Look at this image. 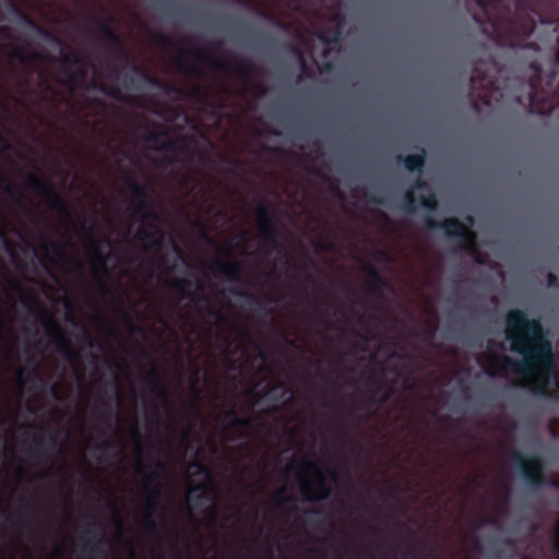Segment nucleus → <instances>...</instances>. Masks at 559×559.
<instances>
[{"mask_svg":"<svg viewBox=\"0 0 559 559\" xmlns=\"http://www.w3.org/2000/svg\"><path fill=\"white\" fill-rule=\"evenodd\" d=\"M507 338L511 343V350L520 354L523 360H515L509 356L499 358L490 356L488 376H495L492 369L501 368L523 377L536 374L532 392L538 396H550L548 389L550 378L556 377V365L552 346L547 340V333L539 319H530L521 309L509 310L506 314Z\"/></svg>","mask_w":559,"mask_h":559,"instance_id":"1","label":"nucleus"},{"mask_svg":"<svg viewBox=\"0 0 559 559\" xmlns=\"http://www.w3.org/2000/svg\"><path fill=\"white\" fill-rule=\"evenodd\" d=\"M485 32L501 47H523L536 27L537 10L528 0H476Z\"/></svg>","mask_w":559,"mask_h":559,"instance_id":"2","label":"nucleus"},{"mask_svg":"<svg viewBox=\"0 0 559 559\" xmlns=\"http://www.w3.org/2000/svg\"><path fill=\"white\" fill-rule=\"evenodd\" d=\"M391 355L381 366L380 371L370 377L367 385L370 390L364 403H354V412H365L369 417L379 408L385 405L399 390H405L408 386L407 371L404 365Z\"/></svg>","mask_w":559,"mask_h":559,"instance_id":"3","label":"nucleus"},{"mask_svg":"<svg viewBox=\"0 0 559 559\" xmlns=\"http://www.w3.org/2000/svg\"><path fill=\"white\" fill-rule=\"evenodd\" d=\"M156 471L152 473H145V468L141 462L138 463L136 472L144 475L143 489L150 491V495L145 502L146 513L142 518V524L144 530L150 534L157 532V522L153 518V513L157 510L160 512L165 511L164 506L159 502L158 498L162 495V474L167 471V465L163 461H157L155 464Z\"/></svg>","mask_w":559,"mask_h":559,"instance_id":"4","label":"nucleus"},{"mask_svg":"<svg viewBox=\"0 0 559 559\" xmlns=\"http://www.w3.org/2000/svg\"><path fill=\"white\" fill-rule=\"evenodd\" d=\"M8 285L11 290L31 299L43 317L41 323L45 329L46 336L58 346V349L67 356L69 360L78 358V352L72 347L59 322L52 314L48 313L37 301V299L26 292L22 284L16 280H9Z\"/></svg>","mask_w":559,"mask_h":559,"instance_id":"5","label":"nucleus"},{"mask_svg":"<svg viewBox=\"0 0 559 559\" xmlns=\"http://www.w3.org/2000/svg\"><path fill=\"white\" fill-rule=\"evenodd\" d=\"M300 468L312 474L311 481H300V491L305 500L310 502L328 500L331 497L332 490L326 484V477L335 483L337 480V473L329 467L321 469L319 464L312 460H304Z\"/></svg>","mask_w":559,"mask_h":559,"instance_id":"6","label":"nucleus"},{"mask_svg":"<svg viewBox=\"0 0 559 559\" xmlns=\"http://www.w3.org/2000/svg\"><path fill=\"white\" fill-rule=\"evenodd\" d=\"M222 45V41H214L205 48L194 49L190 52L201 63H207L225 72L231 70L240 79L248 80L257 71L255 63L250 59H243L238 56H233L230 62L226 59L214 58L211 52L219 50Z\"/></svg>","mask_w":559,"mask_h":559,"instance_id":"7","label":"nucleus"},{"mask_svg":"<svg viewBox=\"0 0 559 559\" xmlns=\"http://www.w3.org/2000/svg\"><path fill=\"white\" fill-rule=\"evenodd\" d=\"M500 67L490 55L474 62L471 75V88L477 92L478 98L486 105L490 103V93L499 90L498 76Z\"/></svg>","mask_w":559,"mask_h":559,"instance_id":"8","label":"nucleus"},{"mask_svg":"<svg viewBox=\"0 0 559 559\" xmlns=\"http://www.w3.org/2000/svg\"><path fill=\"white\" fill-rule=\"evenodd\" d=\"M431 225L441 229L449 239L457 240L459 249L473 255L478 264L485 263L476 245V234L457 218L449 217L441 222H433Z\"/></svg>","mask_w":559,"mask_h":559,"instance_id":"9","label":"nucleus"},{"mask_svg":"<svg viewBox=\"0 0 559 559\" xmlns=\"http://www.w3.org/2000/svg\"><path fill=\"white\" fill-rule=\"evenodd\" d=\"M24 188L44 198L46 205L59 216L71 221L72 212L64 198L37 173H29L24 181Z\"/></svg>","mask_w":559,"mask_h":559,"instance_id":"10","label":"nucleus"},{"mask_svg":"<svg viewBox=\"0 0 559 559\" xmlns=\"http://www.w3.org/2000/svg\"><path fill=\"white\" fill-rule=\"evenodd\" d=\"M126 183L132 194V212L140 215L143 221H159L158 213L153 209L148 187L140 185L134 178L127 177Z\"/></svg>","mask_w":559,"mask_h":559,"instance_id":"11","label":"nucleus"},{"mask_svg":"<svg viewBox=\"0 0 559 559\" xmlns=\"http://www.w3.org/2000/svg\"><path fill=\"white\" fill-rule=\"evenodd\" d=\"M511 460L530 486L538 487L545 483L543 464L536 456L527 457L521 451L514 449L511 451Z\"/></svg>","mask_w":559,"mask_h":559,"instance_id":"12","label":"nucleus"},{"mask_svg":"<svg viewBox=\"0 0 559 559\" xmlns=\"http://www.w3.org/2000/svg\"><path fill=\"white\" fill-rule=\"evenodd\" d=\"M145 142L155 150L163 151L173 155L187 151L185 138L170 139L166 131H153L145 136Z\"/></svg>","mask_w":559,"mask_h":559,"instance_id":"13","label":"nucleus"},{"mask_svg":"<svg viewBox=\"0 0 559 559\" xmlns=\"http://www.w3.org/2000/svg\"><path fill=\"white\" fill-rule=\"evenodd\" d=\"M95 22L97 23L102 38L107 41L112 49L119 51V56L126 61V63H131L132 58L130 53L126 50L123 41L117 31L111 26V24L115 22V17L109 16L107 22L95 17Z\"/></svg>","mask_w":559,"mask_h":559,"instance_id":"14","label":"nucleus"},{"mask_svg":"<svg viewBox=\"0 0 559 559\" xmlns=\"http://www.w3.org/2000/svg\"><path fill=\"white\" fill-rule=\"evenodd\" d=\"M95 22L97 23L102 38L107 41L112 49L119 51V56L126 61V63H131L132 58L130 53L126 50L123 41L117 31L111 26V24L115 22V17L109 16L107 22L95 17Z\"/></svg>","mask_w":559,"mask_h":559,"instance_id":"15","label":"nucleus"},{"mask_svg":"<svg viewBox=\"0 0 559 559\" xmlns=\"http://www.w3.org/2000/svg\"><path fill=\"white\" fill-rule=\"evenodd\" d=\"M0 37L11 41L10 56L20 62L28 64L37 60H44L45 56L37 51H27L24 47L14 44V36L8 26L0 27Z\"/></svg>","mask_w":559,"mask_h":559,"instance_id":"16","label":"nucleus"},{"mask_svg":"<svg viewBox=\"0 0 559 559\" xmlns=\"http://www.w3.org/2000/svg\"><path fill=\"white\" fill-rule=\"evenodd\" d=\"M110 247L111 241L108 237H95L92 235L88 238V249L93 255V259L97 266L105 273L108 272L107 261L109 258L108 253L105 252V249Z\"/></svg>","mask_w":559,"mask_h":559,"instance_id":"17","label":"nucleus"},{"mask_svg":"<svg viewBox=\"0 0 559 559\" xmlns=\"http://www.w3.org/2000/svg\"><path fill=\"white\" fill-rule=\"evenodd\" d=\"M362 270L366 273L368 292L370 294H378L380 289L391 287L389 281L380 273V271L374 265L364 262Z\"/></svg>","mask_w":559,"mask_h":559,"instance_id":"18","label":"nucleus"},{"mask_svg":"<svg viewBox=\"0 0 559 559\" xmlns=\"http://www.w3.org/2000/svg\"><path fill=\"white\" fill-rule=\"evenodd\" d=\"M145 382L150 392L162 401L168 400V392L163 384L158 368L152 362L150 369L145 374Z\"/></svg>","mask_w":559,"mask_h":559,"instance_id":"19","label":"nucleus"},{"mask_svg":"<svg viewBox=\"0 0 559 559\" xmlns=\"http://www.w3.org/2000/svg\"><path fill=\"white\" fill-rule=\"evenodd\" d=\"M86 80L87 66L85 60H83L82 66H76L72 70H67V74L64 75L62 84L71 92H74L75 90H81L83 86H85Z\"/></svg>","mask_w":559,"mask_h":559,"instance_id":"20","label":"nucleus"},{"mask_svg":"<svg viewBox=\"0 0 559 559\" xmlns=\"http://www.w3.org/2000/svg\"><path fill=\"white\" fill-rule=\"evenodd\" d=\"M132 71L136 74L142 81L150 84L153 87L162 90L164 93H180V88H178L175 84L162 81L151 74H148L144 69L138 67L132 62Z\"/></svg>","mask_w":559,"mask_h":559,"instance_id":"21","label":"nucleus"},{"mask_svg":"<svg viewBox=\"0 0 559 559\" xmlns=\"http://www.w3.org/2000/svg\"><path fill=\"white\" fill-rule=\"evenodd\" d=\"M40 249L48 254L52 252L56 257L64 262L72 263L78 270L83 269L82 262L73 255L66 254L62 247L56 242L50 240L48 237L44 236L43 241L40 243Z\"/></svg>","mask_w":559,"mask_h":559,"instance_id":"22","label":"nucleus"},{"mask_svg":"<svg viewBox=\"0 0 559 559\" xmlns=\"http://www.w3.org/2000/svg\"><path fill=\"white\" fill-rule=\"evenodd\" d=\"M135 237L142 241L147 249L160 250L163 247L164 233L159 228L148 230L145 227H140Z\"/></svg>","mask_w":559,"mask_h":559,"instance_id":"23","label":"nucleus"},{"mask_svg":"<svg viewBox=\"0 0 559 559\" xmlns=\"http://www.w3.org/2000/svg\"><path fill=\"white\" fill-rule=\"evenodd\" d=\"M214 270L225 275L229 281H239L243 274V263L241 261H222L217 260L213 264Z\"/></svg>","mask_w":559,"mask_h":559,"instance_id":"24","label":"nucleus"},{"mask_svg":"<svg viewBox=\"0 0 559 559\" xmlns=\"http://www.w3.org/2000/svg\"><path fill=\"white\" fill-rule=\"evenodd\" d=\"M100 534V524L98 522H92L83 531V535L90 538L88 544L84 547V551L93 555V558L90 559H103V551L98 546V543L94 539L97 538Z\"/></svg>","mask_w":559,"mask_h":559,"instance_id":"25","label":"nucleus"},{"mask_svg":"<svg viewBox=\"0 0 559 559\" xmlns=\"http://www.w3.org/2000/svg\"><path fill=\"white\" fill-rule=\"evenodd\" d=\"M419 177L412 181L411 190L403 197L402 209L409 214H417L419 212Z\"/></svg>","mask_w":559,"mask_h":559,"instance_id":"26","label":"nucleus"},{"mask_svg":"<svg viewBox=\"0 0 559 559\" xmlns=\"http://www.w3.org/2000/svg\"><path fill=\"white\" fill-rule=\"evenodd\" d=\"M95 277H96L97 285H98V288H99V292L102 293V295L114 297L118 304L117 310L122 316L124 322L128 325H130L132 329H135V325L132 322L131 316L122 308L121 298L112 290V288L104 280L100 278V276H98V274L95 273Z\"/></svg>","mask_w":559,"mask_h":559,"instance_id":"27","label":"nucleus"},{"mask_svg":"<svg viewBox=\"0 0 559 559\" xmlns=\"http://www.w3.org/2000/svg\"><path fill=\"white\" fill-rule=\"evenodd\" d=\"M13 10L15 11V13L20 16V19L29 27L34 28V29H37L38 32H40L43 34V36L45 38H47L48 40H50L51 43L56 44V45H59V46H64V43L56 35H53L52 33L41 28L28 14H26L24 11H22L21 9H19L14 3L11 4Z\"/></svg>","mask_w":559,"mask_h":559,"instance_id":"28","label":"nucleus"},{"mask_svg":"<svg viewBox=\"0 0 559 559\" xmlns=\"http://www.w3.org/2000/svg\"><path fill=\"white\" fill-rule=\"evenodd\" d=\"M426 449H421V559H425V547H426V540H425V526H426V502L424 501V496L426 493L425 489V480H426V473L425 468L427 466V461L425 456Z\"/></svg>","mask_w":559,"mask_h":559,"instance_id":"29","label":"nucleus"},{"mask_svg":"<svg viewBox=\"0 0 559 559\" xmlns=\"http://www.w3.org/2000/svg\"><path fill=\"white\" fill-rule=\"evenodd\" d=\"M16 378L21 384L31 382L34 388H43L47 384L44 377L39 373L37 367H33L29 370L20 368L16 372Z\"/></svg>","mask_w":559,"mask_h":559,"instance_id":"30","label":"nucleus"},{"mask_svg":"<svg viewBox=\"0 0 559 559\" xmlns=\"http://www.w3.org/2000/svg\"><path fill=\"white\" fill-rule=\"evenodd\" d=\"M547 92L539 84V75H534L528 82V104L534 107L539 102L546 103Z\"/></svg>","mask_w":559,"mask_h":559,"instance_id":"31","label":"nucleus"},{"mask_svg":"<svg viewBox=\"0 0 559 559\" xmlns=\"http://www.w3.org/2000/svg\"><path fill=\"white\" fill-rule=\"evenodd\" d=\"M81 90L88 92V91H98L102 94L109 96L116 100H122L121 92L118 87L109 86L103 82L99 81H92L90 83H85V86H83Z\"/></svg>","mask_w":559,"mask_h":559,"instance_id":"32","label":"nucleus"},{"mask_svg":"<svg viewBox=\"0 0 559 559\" xmlns=\"http://www.w3.org/2000/svg\"><path fill=\"white\" fill-rule=\"evenodd\" d=\"M262 240L272 246L274 250H282V245L278 241V233L275 223L262 224L259 226Z\"/></svg>","mask_w":559,"mask_h":559,"instance_id":"33","label":"nucleus"},{"mask_svg":"<svg viewBox=\"0 0 559 559\" xmlns=\"http://www.w3.org/2000/svg\"><path fill=\"white\" fill-rule=\"evenodd\" d=\"M274 210L271 204L265 200L261 199L255 209V215L259 222V226L262 224H270L274 222Z\"/></svg>","mask_w":559,"mask_h":559,"instance_id":"34","label":"nucleus"},{"mask_svg":"<svg viewBox=\"0 0 559 559\" xmlns=\"http://www.w3.org/2000/svg\"><path fill=\"white\" fill-rule=\"evenodd\" d=\"M34 447L32 448V454L37 456L38 459L50 461V454L48 452L49 447L55 444V439L50 438L48 441L39 438H35L33 440Z\"/></svg>","mask_w":559,"mask_h":559,"instance_id":"35","label":"nucleus"},{"mask_svg":"<svg viewBox=\"0 0 559 559\" xmlns=\"http://www.w3.org/2000/svg\"><path fill=\"white\" fill-rule=\"evenodd\" d=\"M83 60L84 59L74 51L61 52L60 62L63 75L67 74V70H72L76 66H82Z\"/></svg>","mask_w":559,"mask_h":559,"instance_id":"36","label":"nucleus"},{"mask_svg":"<svg viewBox=\"0 0 559 559\" xmlns=\"http://www.w3.org/2000/svg\"><path fill=\"white\" fill-rule=\"evenodd\" d=\"M395 160L399 164H403L404 167L409 171H419V153H413L407 156L399 154L395 156Z\"/></svg>","mask_w":559,"mask_h":559,"instance_id":"37","label":"nucleus"},{"mask_svg":"<svg viewBox=\"0 0 559 559\" xmlns=\"http://www.w3.org/2000/svg\"><path fill=\"white\" fill-rule=\"evenodd\" d=\"M425 251H426L425 246L421 242V297H420V300H421V342L424 341V332H425L424 316H425V307H426V297H425V294H424V287L426 285L425 270H424Z\"/></svg>","mask_w":559,"mask_h":559,"instance_id":"38","label":"nucleus"},{"mask_svg":"<svg viewBox=\"0 0 559 559\" xmlns=\"http://www.w3.org/2000/svg\"><path fill=\"white\" fill-rule=\"evenodd\" d=\"M192 285V282L187 278H174L170 282V287L175 290L181 293L185 297L193 298L194 294L189 290V287Z\"/></svg>","mask_w":559,"mask_h":559,"instance_id":"39","label":"nucleus"},{"mask_svg":"<svg viewBox=\"0 0 559 559\" xmlns=\"http://www.w3.org/2000/svg\"><path fill=\"white\" fill-rule=\"evenodd\" d=\"M194 493H199L194 501V507H199L201 506V500L204 499L207 493V485L204 483L193 485L189 492V499H192Z\"/></svg>","mask_w":559,"mask_h":559,"instance_id":"40","label":"nucleus"},{"mask_svg":"<svg viewBox=\"0 0 559 559\" xmlns=\"http://www.w3.org/2000/svg\"><path fill=\"white\" fill-rule=\"evenodd\" d=\"M177 64L180 69L185 70L188 74L200 76L201 71L197 66H188L186 63L185 53L180 52L177 57Z\"/></svg>","mask_w":559,"mask_h":559,"instance_id":"41","label":"nucleus"},{"mask_svg":"<svg viewBox=\"0 0 559 559\" xmlns=\"http://www.w3.org/2000/svg\"><path fill=\"white\" fill-rule=\"evenodd\" d=\"M295 497L286 493V488L283 487L276 492V507L284 508L288 503H294Z\"/></svg>","mask_w":559,"mask_h":559,"instance_id":"42","label":"nucleus"},{"mask_svg":"<svg viewBox=\"0 0 559 559\" xmlns=\"http://www.w3.org/2000/svg\"><path fill=\"white\" fill-rule=\"evenodd\" d=\"M319 38L324 43H338L341 39V31L337 27L331 28L322 33Z\"/></svg>","mask_w":559,"mask_h":559,"instance_id":"43","label":"nucleus"},{"mask_svg":"<svg viewBox=\"0 0 559 559\" xmlns=\"http://www.w3.org/2000/svg\"><path fill=\"white\" fill-rule=\"evenodd\" d=\"M287 48H288V50L290 52H293L295 56L298 57L299 62H300V67H301V70H302V73L305 75H307V76H310V72H309L308 66H307V63L305 61V58H304L300 49L297 46H295V45H288Z\"/></svg>","mask_w":559,"mask_h":559,"instance_id":"44","label":"nucleus"},{"mask_svg":"<svg viewBox=\"0 0 559 559\" xmlns=\"http://www.w3.org/2000/svg\"><path fill=\"white\" fill-rule=\"evenodd\" d=\"M133 435H134L135 442H136V451L140 454H142L150 448V442H148V440L142 439L141 433L136 427L134 428Z\"/></svg>","mask_w":559,"mask_h":559,"instance_id":"45","label":"nucleus"},{"mask_svg":"<svg viewBox=\"0 0 559 559\" xmlns=\"http://www.w3.org/2000/svg\"><path fill=\"white\" fill-rule=\"evenodd\" d=\"M254 424V418L252 417H235L233 425L230 427H240V428H251Z\"/></svg>","mask_w":559,"mask_h":559,"instance_id":"46","label":"nucleus"},{"mask_svg":"<svg viewBox=\"0 0 559 559\" xmlns=\"http://www.w3.org/2000/svg\"><path fill=\"white\" fill-rule=\"evenodd\" d=\"M242 336L249 344H251L255 349L259 350L261 358L265 359V353L261 349V347L254 341V338L252 337L251 333L248 330H242Z\"/></svg>","mask_w":559,"mask_h":559,"instance_id":"47","label":"nucleus"},{"mask_svg":"<svg viewBox=\"0 0 559 559\" xmlns=\"http://www.w3.org/2000/svg\"><path fill=\"white\" fill-rule=\"evenodd\" d=\"M233 294L235 295H238V296H247L249 297L253 304L257 305V307L261 310H265V302L263 300H261L260 298L258 297H254L253 295H250V294H247L246 292H242V290H231Z\"/></svg>","mask_w":559,"mask_h":559,"instance_id":"48","label":"nucleus"},{"mask_svg":"<svg viewBox=\"0 0 559 559\" xmlns=\"http://www.w3.org/2000/svg\"><path fill=\"white\" fill-rule=\"evenodd\" d=\"M201 299L206 304L207 306V312L211 314V316H215L217 317L218 319H221L223 316H222V312L219 310H216L214 308V306L212 305V301L211 299L207 297V296H204L202 295L201 296Z\"/></svg>","mask_w":559,"mask_h":559,"instance_id":"49","label":"nucleus"},{"mask_svg":"<svg viewBox=\"0 0 559 559\" xmlns=\"http://www.w3.org/2000/svg\"><path fill=\"white\" fill-rule=\"evenodd\" d=\"M313 173L317 176L321 177L323 180L328 181L331 185L332 190L336 191L337 193H341L338 185L334 179L330 178L329 176H325L324 174L320 173L319 170H316Z\"/></svg>","mask_w":559,"mask_h":559,"instance_id":"50","label":"nucleus"},{"mask_svg":"<svg viewBox=\"0 0 559 559\" xmlns=\"http://www.w3.org/2000/svg\"><path fill=\"white\" fill-rule=\"evenodd\" d=\"M190 466L195 467L198 469L199 475H204L206 477L210 476V469L204 464H202L198 461H193V462H191Z\"/></svg>","mask_w":559,"mask_h":559,"instance_id":"51","label":"nucleus"},{"mask_svg":"<svg viewBox=\"0 0 559 559\" xmlns=\"http://www.w3.org/2000/svg\"><path fill=\"white\" fill-rule=\"evenodd\" d=\"M157 41H158L162 46H164V47H166V48H173V47H174V41H173V39H171L169 36H167V35L158 34V35H157Z\"/></svg>","mask_w":559,"mask_h":559,"instance_id":"52","label":"nucleus"},{"mask_svg":"<svg viewBox=\"0 0 559 559\" xmlns=\"http://www.w3.org/2000/svg\"><path fill=\"white\" fill-rule=\"evenodd\" d=\"M237 416H238V413H237L236 408H235V407H230V408L225 413L224 419L227 421V424H228L229 426H231V425H233V421H234V419H235V417H237Z\"/></svg>","mask_w":559,"mask_h":559,"instance_id":"53","label":"nucleus"},{"mask_svg":"<svg viewBox=\"0 0 559 559\" xmlns=\"http://www.w3.org/2000/svg\"><path fill=\"white\" fill-rule=\"evenodd\" d=\"M251 87L258 96H264L267 93V90L263 84H253Z\"/></svg>","mask_w":559,"mask_h":559,"instance_id":"54","label":"nucleus"},{"mask_svg":"<svg viewBox=\"0 0 559 559\" xmlns=\"http://www.w3.org/2000/svg\"><path fill=\"white\" fill-rule=\"evenodd\" d=\"M369 202L374 205H385L386 204L385 198L380 197V195H370Z\"/></svg>","mask_w":559,"mask_h":559,"instance_id":"55","label":"nucleus"},{"mask_svg":"<svg viewBox=\"0 0 559 559\" xmlns=\"http://www.w3.org/2000/svg\"><path fill=\"white\" fill-rule=\"evenodd\" d=\"M436 201L433 199H427L421 195V209L435 207Z\"/></svg>","mask_w":559,"mask_h":559,"instance_id":"56","label":"nucleus"},{"mask_svg":"<svg viewBox=\"0 0 559 559\" xmlns=\"http://www.w3.org/2000/svg\"><path fill=\"white\" fill-rule=\"evenodd\" d=\"M373 257H374L376 260H379V261L380 260H386L389 258L386 252L381 250V249H376L373 251Z\"/></svg>","mask_w":559,"mask_h":559,"instance_id":"57","label":"nucleus"},{"mask_svg":"<svg viewBox=\"0 0 559 559\" xmlns=\"http://www.w3.org/2000/svg\"><path fill=\"white\" fill-rule=\"evenodd\" d=\"M245 240H246L245 234H243V233H241V234H239V235H237V236L235 237V239H234V241H233L231 247H233V248H236V247H238V246L242 245V243L245 242Z\"/></svg>","mask_w":559,"mask_h":559,"instance_id":"58","label":"nucleus"},{"mask_svg":"<svg viewBox=\"0 0 559 559\" xmlns=\"http://www.w3.org/2000/svg\"><path fill=\"white\" fill-rule=\"evenodd\" d=\"M413 559H419L418 542L416 539V536H414L413 543Z\"/></svg>","mask_w":559,"mask_h":559,"instance_id":"59","label":"nucleus"},{"mask_svg":"<svg viewBox=\"0 0 559 559\" xmlns=\"http://www.w3.org/2000/svg\"><path fill=\"white\" fill-rule=\"evenodd\" d=\"M107 67L110 70V76L117 79L119 75V70L111 63H108Z\"/></svg>","mask_w":559,"mask_h":559,"instance_id":"60","label":"nucleus"},{"mask_svg":"<svg viewBox=\"0 0 559 559\" xmlns=\"http://www.w3.org/2000/svg\"><path fill=\"white\" fill-rule=\"evenodd\" d=\"M332 68H333L332 62H325V63H323V64L320 67V71H321V72H329V71H331V70H332Z\"/></svg>","mask_w":559,"mask_h":559,"instance_id":"61","label":"nucleus"},{"mask_svg":"<svg viewBox=\"0 0 559 559\" xmlns=\"http://www.w3.org/2000/svg\"><path fill=\"white\" fill-rule=\"evenodd\" d=\"M110 447H111L110 442L105 441V442H103L102 444H98V445L96 447V451H104V450L109 449Z\"/></svg>","mask_w":559,"mask_h":559,"instance_id":"62","label":"nucleus"},{"mask_svg":"<svg viewBox=\"0 0 559 559\" xmlns=\"http://www.w3.org/2000/svg\"><path fill=\"white\" fill-rule=\"evenodd\" d=\"M194 286H195V289H197L198 292H201V293H202V292L204 290V284H203V282H202V281H200V280H195V282H194Z\"/></svg>","mask_w":559,"mask_h":559,"instance_id":"63","label":"nucleus"},{"mask_svg":"<svg viewBox=\"0 0 559 559\" xmlns=\"http://www.w3.org/2000/svg\"><path fill=\"white\" fill-rule=\"evenodd\" d=\"M85 341H86V344L90 347H94L95 346V341H94V338L88 333L85 334Z\"/></svg>","mask_w":559,"mask_h":559,"instance_id":"64","label":"nucleus"}]
</instances>
